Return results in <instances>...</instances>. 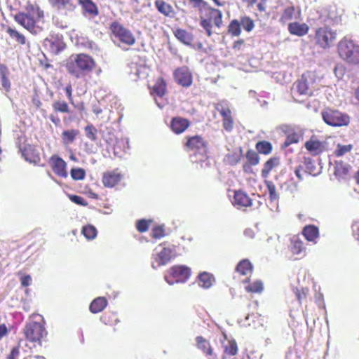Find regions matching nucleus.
Returning <instances> with one entry per match:
<instances>
[{"label":"nucleus","instance_id":"nucleus-1","mask_svg":"<svg viewBox=\"0 0 359 359\" xmlns=\"http://www.w3.org/2000/svg\"><path fill=\"white\" fill-rule=\"evenodd\" d=\"M65 66L69 74L79 79L93 70L95 62L87 54H74L67 59Z\"/></svg>","mask_w":359,"mask_h":359},{"label":"nucleus","instance_id":"nucleus-2","mask_svg":"<svg viewBox=\"0 0 359 359\" xmlns=\"http://www.w3.org/2000/svg\"><path fill=\"white\" fill-rule=\"evenodd\" d=\"M43 12L37 5L29 4L25 13L15 16V20L25 29L33 34H38L42 30L41 23L43 22Z\"/></svg>","mask_w":359,"mask_h":359},{"label":"nucleus","instance_id":"nucleus-3","mask_svg":"<svg viewBox=\"0 0 359 359\" xmlns=\"http://www.w3.org/2000/svg\"><path fill=\"white\" fill-rule=\"evenodd\" d=\"M339 56L348 64L359 65V45L353 41L344 37L339 41L337 45Z\"/></svg>","mask_w":359,"mask_h":359},{"label":"nucleus","instance_id":"nucleus-4","mask_svg":"<svg viewBox=\"0 0 359 359\" xmlns=\"http://www.w3.org/2000/svg\"><path fill=\"white\" fill-rule=\"evenodd\" d=\"M323 121L329 126L334 127H341L347 126L350 119L347 114L339 111L327 109L322 112Z\"/></svg>","mask_w":359,"mask_h":359},{"label":"nucleus","instance_id":"nucleus-5","mask_svg":"<svg viewBox=\"0 0 359 359\" xmlns=\"http://www.w3.org/2000/svg\"><path fill=\"white\" fill-rule=\"evenodd\" d=\"M337 38V33L327 27L318 28L315 34V42L322 48L331 47Z\"/></svg>","mask_w":359,"mask_h":359},{"label":"nucleus","instance_id":"nucleus-6","mask_svg":"<svg viewBox=\"0 0 359 359\" xmlns=\"http://www.w3.org/2000/svg\"><path fill=\"white\" fill-rule=\"evenodd\" d=\"M24 334L29 341L40 343L41 340L46 336L47 332L41 323L30 322L26 325Z\"/></svg>","mask_w":359,"mask_h":359},{"label":"nucleus","instance_id":"nucleus-7","mask_svg":"<svg viewBox=\"0 0 359 359\" xmlns=\"http://www.w3.org/2000/svg\"><path fill=\"white\" fill-rule=\"evenodd\" d=\"M168 273L175 279V281L170 280L168 276H165V280L169 285H173L174 283L186 282L191 275V269L186 266L177 265L171 267Z\"/></svg>","mask_w":359,"mask_h":359},{"label":"nucleus","instance_id":"nucleus-8","mask_svg":"<svg viewBox=\"0 0 359 359\" xmlns=\"http://www.w3.org/2000/svg\"><path fill=\"white\" fill-rule=\"evenodd\" d=\"M113 35L121 43L132 46L135 43V38L132 32L118 22H114L111 25Z\"/></svg>","mask_w":359,"mask_h":359},{"label":"nucleus","instance_id":"nucleus-9","mask_svg":"<svg viewBox=\"0 0 359 359\" xmlns=\"http://www.w3.org/2000/svg\"><path fill=\"white\" fill-rule=\"evenodd\" d=\"M315 75L313 73L309 72L304 74L302 78L299 80L296 88L300 95H311L313 93V84L315 83Z\"/></svg>","mask_w":359,"mask_h":359},{"label":"nucleus","instance_id":"nucleus-10","mask_svg":"<svg viewBox=\"0 0 359 359\" xmlns=\"http://www.w3.org/2000/svg\"><path fill=\"white\" fill-rule=\"evenodd\" d=\"M215 109L223 117V126L226 131H231L233 128V120L228 104L222 101L215 104Z\"/></svg>","mask_w":359,"mask_h":359},{"label":"nucleus","instance_id":"nucleus-11","mask_svg":"<svg viewBox=\"0 0 359 359\" xmlns=\"http://www.w3.org/2000/svg\"><path fill=\"white\" fill-rule=\"evenodd\" d=\"M174 256L175 253L172 248L161 247V249L156 253L154 262L152 263V267L156 268L166 264Z\"/></svg>","mask_w":359,"mask_h":359},{"label":"nucleus","instance_id":"nucleus-12","mask_svg":"<svg viewBox=\"0 0 359 359\" xmlns=\"http://www.w3.org/2000/svg\"><path fill=\"white\" fill-rule=\"evenodd\" d=\"M305 148L311 155L317 156L325 150V142L320 141L316 136L313 135L305 142Z\"/></svg>","mask_w":359,"mask_h":359},{"label":"nucleus","instance_id":"nucleus-13","mask_svg":"<svg viewBox=\"0 0 359 359\" xmlns=\"http://www.w3.org/2000/svg\"><path fill=\"white\" fill-rule=\"evenodd\" d=\"M175 80L184 87H189L192 83V76L186 67L178 68L174 72Z\"/></svg>","mask_w":359,"mask_h":359},{"label":"nucleus","instance_id":"nucleus-14","mask_svg":"<svg viewBox=\"0 0 359 359\" xmlns=\"http://www.w3.org/2000/svg\"><path fill=\"white\" fill-rule=\"evenodd\" d=\"M50 164L53 172L61 177H67V172L66 170L67 163L60 157L53 156L50 159Z\"/></svg>","mask_w":359,"mask_h":359},{"label":"nucleus","instance_id":"nucleus-15","mask_svg":"<svg viewBox=\"0 0 359 359\" xmlns=\"http://www.w3.org/2000/svg\"><path fill=\"white\" fill-rule=\"evenodd\" d=\"M122 179V175L118 170L109 171L103 175L102 182L105 187H113Z\"/></svg>","mask_w":359,"mask_h":359},{"label":"nucleus","instance_id":"nucleus-16","mask_svg":"<svg viewBox=\"0 0 359 359\" xmlns=\"http://www.w3.org/2000/svg\"><path fill=\"white\" fill-rule=\"evenodd\" d=\"M301 10L299 8H296L293 6H288L283 11L280 17V21L286 22L292 20H298L301 18Z\"/></svg>","mask_w":359,"mask_h":359},{"label":"nucleus","instance_id":"nucleus-17","mask_svg":"<svg viewBox=\"0 0 359 359\" xmlns=\"http://www.w3.org/2000/svg\"><path fill=\"white\" fill-rule=\"evenodd\" d=\"M309 27L306 23H299L297 22H291L288 25V31L292 35L302 36L309 32Z\"/></svg>","mask_w":359,"mask_h":359},{"label":"nucleus","instance_id":"nucleus-18","mask_svg":"<svg viewBox=\"0 0 359 359\" xmlns=\"http://www.w3.org/2000/svg\"><path fill=\"white\" fill-rule=\"evenodd\" d=\"M189 126V122L187 119L176 117L172 118L171 122V129L176 134L183 133Z\"/></svg>","mask_w":359,"mask_h":359},{"label":"nucleus","instance_id":"nucleus-19","mask_svg":"<svg viewBox=\"0 0 359 359\" xmlns=\"http://www.w3.org/2000/svg\"><path fill=\"white\" fill-rule=\"evenodd\" d=\"M187 147L191 149H196L201 154H204L206 151L205 142L199 136H194L189 138L187 141Z\"/></svg>","mask_w":359,"mask_h":359},{"label":"nucleus","instance_id":"nucleus-20","mask_svg":"<svg viewBox=\"0 0 359 359\" xmlns=\"http://www.w3.org/2000/svg\"><path fill=\"white\" fill-rule=\"evenodd\" d=\"M233 205L239 207H248L252 205L250 197L243 191H236L233 198Z\"/></svg>","mask_w":359,"mask_h":359},{"label":"nucleus","instance_id":"nucleus-21","mask_svg":"<svg viewBox=\"0 0 359 359\" xmlns=\"http://www.w3.org/2000/svg\"><path fill=\"white\" fill-rule=\"evenodd\" d=\"M45 45L48 47L50 50L55 55L58 54L65 48V45L62 41L53 39H46L45 41Z\"/></svg>","mask_w":359,"mask_h":359},{"label":"nucleus","instance_id":"nucleus-22","mask_svg":"<svg viewBox=\"0 0 359 359\" xmlns=\"http://www.w3.org/2000/svg\"><path fill=\"white\" fill-rule=\"evenodd\" d=\"M214 281V277L209 273L203 272L198 276V285L203 288H210L212 285Z\"/></svg>","mask_w":359,"mask_h":359},{"label":"nucleus","instance_id":"nucleus-23","mask_svg":"<svg viewBox=\"0 0 359 359\" xmlns=\"http://www.w3.org/2000/svg\"><path fill=\"white\" fill-rule=\"evenodd\" d=\"M280 163L279 158L276 157H272L268 160L264 165V168L262 170V176L264 178H267L270 172Z\"/></svg>","mask_w":359,"mask_h":359},{"label":"nucleus","instance_id":"nucleus-24","mask_svg":"<svg viewBox=\"0 0 359 359\" xmlns=\"http://www.w3.org/2000/svg\"><path fill=\"white\" fill-rule=\"evenodd\" d=\"M351 166L342 161L336 162L334 175L339 178H345L349 173Z\"/></svg>","mask_w":359,"mask_h":359},{"label":"nucleus","instance_id":"nucleus-25","mask_svg":"<svg viewBox=\"0 0 359 359\" xmlns=\"http://www.w3.org/2000/svg\"><path fill=\"white\" fill-rule=\"evenodd\" d=\"M197 347L207 355H212L213 351L208 341L202 337H197L196 339Z\"/></svg>","mask_w":359,"mask_h":359},{"label":"nucleus","instance_id":"nucleus-26","mask_svg":"<svg viewBox=\"0 0 359 359\" xmlns=\"http://www.w3.org/2000/svg\"><path fill=\"white\" fill-rule=\"evenodd\" d=\"M79 2L85 13L91 15H97V8L91 0H79Z\"/></svg>","mask_w":359,"mask_h":359},{"label":"nucleus","instance_id":"nucleus-27","mask_svg":"<svg viewBox=\"0 0 359 359\" xmlns=\"http://www.w3.org/2000/svg\"><path fill=\"white\" fill-rule=\"evenodd\" d=\"M107 302L104 297H97L90 305L92 313H96L102 311L107 306Z\"/></svg>","mask_w":359,"mask_h":359},{"label":"nucleus","instance_id":"nucleus-28","mask_svg":"<svg viewBox=\"0 0 359 359\" xmlns=\"http://www.w3.org/2000/svg\"><path fill=\"white\" fill-rule=\"evenodd\" d=\"M175 36L179 41L187 45L191 44L193 41L191 34L182 29H177L175 31Z\"/></svg>","mask_w":359,"mask_h":359},{"label":"nucleus","instance_id":"nucleus-29","mask_svg":"<svg viewBox=\"0 0 359 359\" xmlns=\"http://www.w3.org/2000/svg\"><path fill=\"white\" fill-rule=\"evenodd\" d=\"M78 134L79 131L76 130L72 129L65 130L61 135V138L63 144L65 146H68L71 144L74 141Z\"/></svg>","mask_w":359,"mask_h":359},{"label":"nucleus","instance_id":"nucleus-30","mask_svg":"<svg viewBox=\"0 0 359 359\" xmlns=\"http://www.w3.org/2000/svg\"><path fill=\"white\" fill-rule=\"evenodd\" d=\"M303 234L309 241H314L318 236V229L313 225H309L304 228Z\"/></svg>","mask_w":359,"mask_h":359},{"label":"nucleus","instance_id":"nucleus-31","mask_svg":"<svg viewBox=\"0 0 359 359\" xmlns=\"http://www.w3.org/2000/svg\"><path fill=\"white\" fill-rule=\"evenodd\" d=\"M166 90V84L162 78H158L152 90L151 94H156L158 97H161L165 95Z\"/></svg>","mask_w":359,"mask_h":359},{"label":"nucleus","instance_id":"nucleus-32","mask_svg":"<svg viewBox=\"0 0 359 359\" xmlns=\"http://www.w3.org/2000/svg\"><path fill=\"white\" fill-rule=\"evenodd\" d=\"M155 6L158 11L165 16H169L173 13L172 7L163 0H156Z\"/></svg>","mask_w":359,"mask_h":359},{"label":"nucleus","instance_id":"nucleus-33","mask_svg":"<svg viewBox=\"0 0 359 359\" xmlns=\"http://www.w3.org/2000/svg\"><path fill=\"white\" fill-rule=\"evenodd\" d=\"M210 18L212 19L215 26L220 27L222 25V13L220 10L217 8H210Z\"/></svg>","mask_w":359,"mask_h":359},{"label":"nucleus","instance_id":"nucleus-34","mask_svg":"<svg viewBox=\"0 0 359 359\" xmlns=\"http://www.w3.org/2000/svg\"><path fill=\"white\" fill-rule=\"evenodd\" d=\"M228 31L233 36H238L241 33V25L237 20H233L228 27Z\"/></svg>","mask_w":359,"mask_h":359},{"label":"nucleus","instance_id":"nucleus-35","mask_svg":"<svg viewBox=\"0 0 359 359\" xmlns=\"http://www.w3.org/2000/svg\"><path fill=\"white\" fill-rule=\"evenodd\" d=\"M291 250L292 253L299 255L304 251V248L303 246V243L302 241L299 240V238L297 236H293L291 240Z\"/></svg>","mask_w":359,"mask_h":359},{"label":"nucleus","instance_id":"nucleus-36","mask_svg":"<svg viewBox=\"0 0 359 359\" xmlns=\"http://www.w3.org/2000/svg\"><path fill=\"white\" fill-rule=\"evenodd\" d=\"M252 264L249 261L243 260L237 265L236 271L241 275H247L248 272L252 271Z\"/></svg>","mask_w":359,"mask_h":359},{"label":"nucleus","instance_id":"nucleus-37","mask_svg":"<svg viewBox=\"0 0 359 359\" xmlns=\"http://www.w3.org/2000/svg\"><path fill=\"white\" fill-rule=\"evenodd\" d=\"M6 32L9 34V36L14 39L16 42L20 43V44H25L26 42L25 37L19 33L18 31H16L14 29H12L11 27H8L6 29Z\"/></svg>","mask_w":359,"mask_h":359},{"label":"nucleus","instance_id":"nucleus-38","mask_svg":"<svg viewBox=\"0 0 359 359\" xmlns=\"http://www.w3.org/2000/svg\"><path fill=\"white\" fill-rule=\"evenodd\" d=\"M97 229L93 225H86L82 229V233L88 240H93L97 236Z\"/></svg>","mask_w":359,"mask_h":359},{"label":"nucleus","instance_id":"nucleus-39","mask_svg":"<svg viewBox=\"0 0 359 359\" xmlns=\"http://www.w3.org/2000/svg\"><path fill=\"white\" fill-rule=\"evenodd\" d=\"M256 148L257 151L264 154H269L272 150L271 144L266 141H262L257 143Z\"/></svg>","mask_w":359,"mask_h":359},{"label":"nucleus","instance_id":"nucleus-40","mask_svg":"<svg viewBox=\"0 0 359 359\" xmlns=\"http://www.w3.org/2000/svg\"><path fill=\"white\" fill-rule=\"evenodd\" d=\"M264 289L263 283L260 280H256L245 287V290L250 292L260 293Z\"/></svg>","mask_w":359,"mask_h":359},{"label":"nucleus","instance_id":"nucleus-41","mask_svg":"<svg viewBox=\"0 0 359 359\" xmlns=\"http://www.w3.org/2000/svg\"><path fill=\"white\" fill-rule=\"evenodd\" d=\"M7 68L5 66L0 67V74L1 76V86L6 90H8L11 87V83L6 77Z\"/></svg>","mask_w":359,"mask_h":359},{"label":"nucleus","instance_id":"nucleus-42","mask_svg":"<svg viewBox=\"0 0 359 359\" xmlns=\"http://www.w3.org/2000/svg\"><path fill=\"white\" fill-rule=\"evenodd\" d=\"M300 138L301 135L297 133H292L291 134H289L286 137L283 146L285 147H287L292 144L297 143L299 142Z\"/></svg>","mask_w":359,"mask_h":359},{"label":"nucleus","instance_id":"nucleus-43","mask_svg":"<svg viewBox=\"0 0 359 359\" xmlns=\"http://www.w3.org/2000/svg\"><path fill=\"white\" fill-rule=\"evenodd\" d=\"M353 148L352 144L341 145L338 144L334 154L337 156H342L346 153L349 152Z\"/></svg>","mask_w":359,"mask_h":359},{"label":"nucleus","instance_id":"nucleus-44","mask_svg":"<svg viewBox=\"0 0 359 359\" xmlns=\"http://www.w3.org/2000/svg\"><path fill=\"white\" fill-rule=\"evenodd\" d=\"M53 107L55 111L62 112V113H67L69 112V107L68 104L65 101H56L53 104Z\"/></svg>","mask_w":359,"mask_h":359},{"label":"nucleus","instance_id":"nucleus-45","mask_svg":"<svg viewBox=\"0 0 359 359\" xmlns=\"http://www.w3.org/2000/svg\"><path fill=\"white\" fill-rule=\"evenodd\" d=\"M70 173L71 177L74 180H82L86 176V172L82 168H72Z\"/></svg>","mask_w":359,"mask_h":359},{"label":"nucleus","instance_id":"nucleus-46","mask_svg":"<svg viewBox=\"0 0 359 359\" xmlns=\"http://www.w3.org/2000/svg\"><path fill=\"white\" fill-rule=\"evenodd\" d=\"M241 25L243 29L248 32H251L255 27L253 20L249 17L242 18L241 20Z\"/></svg>","mask_w":359,"mask_h":359},{"label":"nucleus","instance_id":"nucleus-47","mask_svg":"<svg viewBox=\"0 0 359 359\" xmlns=\"http://www.w3.org/2000/svg\"><path fill=\"white\" fill-rule=\"evenodd\" d=\"M225 353L229 355H235L238 353V346L234 340L229 341L225 346Z\"/></svg>","mask_w":359,"mask_h":359},{"label":"nucleus","instance_id":"nucleus-48","mask_svg":"<svg viewBox=\"0 0 359 359\" xmlns=\"http://www.w3.org/2000/svg\"><path fill=\"white\" fill-rule=\"evenodd\" d=\"M85 132L88 139L95 141L97 138V129L93 125H88L85 128Z\"/></svg>","mask_w":359,"mask_h":359},{"label":"nucleus","instance_id":"nucleus-49","mask_svg":"<svg viewBox=\"0 0 359 359\" xmlns=\"http://www.w3.org/2000/svg\"><path fill=\"white\" fill-rule=\"evenodd\" d=\"M269 196L271 200H276L278 198L276 189L273 183L271 181H265Z\"/></svg>","mask_w":359,"mask_h":359},{"label":"nucleus","instance_id":"nucleus-50","mask_svg":"<svg viewBox=\"0 0 359 359\" xmlns=\"http://www.w3.org/2000/svg\"><path fill=\"white\" fill-rule=\"evenodd\" d=\"M201 27L205 30L208 36L212 35V23L210 20H202L201 21Z\"/></svg>","mask_w":359,"mask_h":359},{"label":"nucleus","instance_id":"nucleus-51","mask_svg":"<svg viewBox=\"0 0 359 359\" xmlns=\"http://www.w3.org/2000/svg\"><path fill=\"white\" fill-rule=\"evenodd\" d=\"M70 1L71 0H49L52 6H56L58 8H60L61 6L67 7L70 5Z\"/></svg>","mask_w":359,"mask_h":359},{"label":"nucleus","instance_id":"nucleus-52","mask_svg":"<svg viewBox=\"0 0 359 359\" xmlns=\"http://www.w3.org/2000/svg\"><path fill=\"white\" fill-rule=\"evenodd\" d=\"M149 228V222L144 219H142L137 222V229L140 232L146 231Z\"/></svg>","mask_w":359,"mask_h":359},{"label":"nucleus","instance_id":"nucleus-53","mask_svg":"<svg viewBox=\"0 0 359 359\" xmlns=\"http://www.w3.org/2000/svg\"><path fill=\"white\" fill-rule=\"evenodd\" d=\"M70 199L72 200V201H73L74 203H75L76 204L83 205H86V203L84 201V199L82 197H81V196H70Z\"/></svg>","mask_w":359,"mask_h":359},{"label":"nucleus","instance_id":"nucleus-54","mask_svg":"<svg viewBox=\"0 0 359 359\" xmlns=\"http://www.w3.org/2000/svg\"><path fill=\"white\" fill-rule=\"evenodd\" d=\"M65 92H66V94H67V96L68 97L69 102L72 105H74V103L73 98H72V88L71 85H68L67 86H66Z\"/></svg>","mask_w":359,"mask_h":359},{"label":"nucleus","instance_id":"nucleus-55","mask_svg":"<svg viewBox=\"0 0 359 359\" xmlns=\"http://www.w3.org/2000/svg\"><path fill=\"white\" fill-rule=\"evenodd\" d=\"M20 351L18 347H13L11 349L10 355L8 356V359H16L19 355Z\"/></svg>","mask_w":359,"mask_h":359},{"label":"nucleus","instance_id":"nucleus-56","mask_svg":"<svg viewBox=\"0 0 359 359\" xmlns=\"http://www.w3.org/2000/svg\"><path fill=\"white\" fill-rule=\"evenodd\" d=\"M163 236V230L161 228H155L152 231V236L155 238H161Z\"/></svg>","mask_w":359,"mask_h":359},{"label":"nucleus","instance_id":"nucleus-57","mask_svg":"<svg viewBox=\"0 0 359 359\" xmlns=\"http://www.w3.org/2000/svg\"><path fill=\"white\" fill-rule=\"evenodd\" d=\"M31 281H32V278H31V276H29V275L25 276H23L21 278V284L23 286H28V285H29L30 283H31Z\"/></svg>","mask_w":359,"mask_h":359},{"label":"nucleus","instance_id":"nucleus-58","mask_svg":"<svg viewBox=\"0 0 359 359\" xmlns=\"http://www.w3.org/2000/svg\"><path fill=\"white\" fill-rule=\"evenodd\" d=\"M7 327L4 324L0 325V339L7 334Z\"/></svg>","mask_w":359,"mask_h":359},{"label":"nucleus","instance_id":"nucleus-59","mask_svg":"<svg viewBox=\"0 0 359 359\" xmlns=\"http://www.w3.org/2000/svg\"><path fill=\"white\" fill-rule=\"evenodd\" d=\"M244 43V41L243 39L238 40L234 42L233 48L234 49L240 50Z\"/></svg>","mask_w":359,"mask_h":359},{"label":"nucleus","instance_id":"nucleus-60","mask_svg":"<svg viewBox=\"0 0 359 359\" xmlns=\"http://www.w3.org/2000/svg\"><path fill=\"white\" fill-rule=\"evenodd\" d=\"M250 162L252 165H257L259 163V158L257 157V156L256 154L254 155V157H252L250 160Z\"/></svg>","mask_w":359,"mask_h":359},{"label":"nucleus","instance_id":"nucleus-61","mask_svg":"<svg viewBox=\"0 0 359 359\" xmlns=\"http://www.w3.org/2000/svg\"><path fill=\"white\" fill-rule=\"evenodd\" d=\"M93 111L95 114L98 115V114H101L102 111L100 107L94 106L93 109Z\"/></svg>","mask_w":359,"mask_h":359},{"label":"nucleus","instance_id":"nucleus-62","mask_svg":"<svg viewBox=\"0 0 359 359\" xmlns=\"http://www.w3.org/2000/svg\"><path fill=\"white\" fill-rule=\"evenodd\" d=\"M294 172H295L296 176L299 178V180H303V177L302 176L299 168H296Z\"/></svg>","mask_w":359,"mask_h":359},{"label":"nucleus","instance_id":"nucleus-63","mask_svg":"<svg viewBox=\"0 0 359 359\" xmlns=\"http://www.w3.org/2000/svg\"><path fill=\"white\" fill-rule=\"evenodd\" d=\"M214 3L218 6H222L224 5V2H220L219 0H212Z\"/></svg>","mask_w":359,"mask_h":359},{"label":"nucleus","instance_id":"nucleus-64","mask_svg":"<svg viewBox=\"0 0 359 359\" xmlns=\"http://www.w3.org/2000/svg\"><path fill=\"white\" fill-rule=\"evenodd\" d=\"M355 178L357 184H359V170L357 172Z\"/></svg>","mask_w":359,"mask_h":359}]
</instances>
